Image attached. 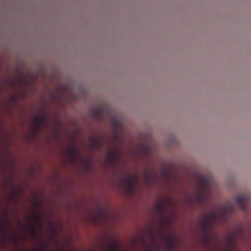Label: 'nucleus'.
Returning a JSON list of instances; mask_svg holds the SVG:
<instances>
[{"label": "nucleus", "instance_id": "nucleus-1", "mask_svg": "<svg viewBox=\"0 0 251 251\" xmlns=\"http://www.w3.org/2000/svg\"><path fill=\"white\" fill-rule=\"evenodd\" d=\"M197 179L201 189V192L199 194L197 198L198 200L201 202L205 199L204 191L209 187L210 178L207 176L199 175L197 176Z\"/></svg>", "mask_w": 251, "mask_h": 251}, {"label": "nucleus", "instance_id": "nucleus-2", "mask_svg": "<svg viewBox=\"0 0 251 251\" xmlns=\"http://www.w3.org/2000/svg\"><path fill=\"white\" fill-rule=\"evenodd\" d=\"M235 201L239 208L243 211H247L246 203L251 202V195L250 194H246L243 196L237 197Z\"/></svg>", "mask_w": 251, "mask_h": 251}, {"label": "nucleus", "instance_id": "nucleus-3", "mask_svg": "<svg viewBox=\"0 0 251 251\" xmlns=\"http://www.w3.org/2000/svg\"><path fill=\"white\" fill-rule=\"evenodd\" d=\"M234 210V206L232 204L230 203L226 206L220 207L219 208V212L220 213V216L221 218H225L228 214Z\"/></svg>", "mask_w": 251, "mask_h": 251}, {"label": "nucleus", "instance_id": "nucleus-4", "mask_svg": "<svg viewBox=\"0 0 251 251\" xmlns=\"http://www.w3.org/2000/svg\"><path fill=\"white\" fill-rule=\"evenodd\" d=\"M136 180L135 176H131L129 177H124L122 179L123 183H124L127 187L129 191H131L132 190L133 184Z\"/></svg>", "mask_w": 251, "mask_h": 251}, {"label": "nucleus", "instance_id": "nucleus-5", "mask_svg": "<svg viewBox=\"0 0 251 251\" xmlns=\"http://www.w3.org/2000/svg\"><path fill=\"white\" fill-rule=\"evenodd\" d=\"M218 215L217 213H211L204 217L202 220V225L204 228L208 227L211 219H217Z\"/></svg>", "mask_w": 251, "mask_h": 251}, {"label": "nucleus", "instance_id": "nucleus-6", "mask_svg": "<svg viewBox=\"0 0 251 251\" xmlns=\"http://www.w3.org/2000/svg\"><path fill=\"white\" fill-rule=\"evenodd\" d=\"M107 159L110 162H113L116 159L117 154L115 151H110L106 156Z\"/></svg>", "mask_w": 251, "mask_h": 251}, {"label": "nucleus", "instance_id": "nucleus-7", "mask_svg": "<svg viewBox=\"0 0 251 251\" xmlns=\"http://www.w3.org/2000/svg\"><path fill=\"white\" fill-rule=\"evenodd\" d=\"M94 112L96 117H102L104 113V109L101 107H99L96 109Z\"/></svg>", "mask_w": 251, "mask_h": 251}, {"label": "nucleus", "instance_id": "nucleus-8", "mask_svg": "<svg viewBox=\"0 0 251 251\" xmlns=\"http://www.w3.org/2000/svg\"><path fill=\"white\" fill-rule=\"evenodd\" d=\"M66 154L71 159H74L76 155V151L75 148H71L67 151Z\"/></svg>", "mask_w": 251, "mask_h": 251}, {"label": "nucleus", "instance_id": "nucleus-9", "mask_svg": "<svg viewBox=\"0 0 251 251\" xmlns=\"http://www.w3.org/2000/svg\"><path fill=\"white\" fill-rule=\"evenodd\" d=\"M35 125L36 126L39 127L43 124V120L38 115H36L34 118Z\"/></svg>", "mask_w": 251, "mask_h": 251}, {"label": "nucleus", "instance_id": "nucleus-10", "mask_svg": "<svg viewBox=\"0 0 251 251\" xmlns=\"http://www.w3.org/2000/svg\"><path fill=\"white\" fill-rule=\"evenodd\" d=\"M156 210L159 212L161 213L163 210V205L160 202H157L155 206Z\"/></svg>", "mask_w": 251, "mask_h": 251}, {"label": "nucleus", "instance_id": "nucleus-11", "mask_svg": "<svg viewBox=\"0 0 251 251\" xmlns=\"http://www.w3.org/2000/svg\"><path fill=\"white\" fill-rule=\"evenodd\" d=\"M112 124L114 126H118L119 125V121L116 117H112L111 118Z\"/></svg>", "mask_w": 251, "mask_h": 251}, {"label": "nucleus", "instance_id": "nucleus-12", "mask_svg": "<svg viewBox=\"0 0 251 251\" xmlns=\"http://www.w3.org/2000/svg\"><path fill=\"white\" fill-rule=\"evenodd\" d=\"M30 233L32 236H34L36 234V231L34 228H31L30 229Z\"/></svg>", "mask_w": 251, "mask_h": 251}, {"label": "nucleus", "instance_id": "nucleus-13", "mask_svg": "<svg viewBox=\"0 0 251 251\" xmlns=\"http://www.w3.org/2000/svg\"><path fill=\"white\" fill-rule=\"evenodd\" d=\"M167 248L168 250H171L172 248V246L170 243H168L167 244Z\"/></svg>", "mask_w": 251, "mask_h": 251}, {"label": "nucleus", "instance_id": "nucleus-14", "mask_svg": "<svg viewBox=\"0 0 251 251\" xmlns=\"http://www.w3.org/2000/svg\"><path fill=\"white\" fill-rule=\"evenodd\" d=\"M4 228V226L3 225H2L1 224V223L0 222V231H1V230H3Z\"/></svg>", "mask_w": 251, "mask_h": 251}, {"label": "nucleus", "instance_id": "nucleus-15", "mask_svg": "<svg viewBox=\"0 0 251 251\" xmlns=\"http://www.w3.org/2000/svg\"><path fill=\"white\" fill-rule=\"evenodd\" d=\"M109 251H117V250L114 247H112L109 250Z\"/></svg>", "mask_w": 251, "mask_h": 251}, {"label": "nucleus", "instance_id": "nucleus-16", "mask_svg": "<svg viewBox=\"0 0 251 251\" xmlns=\"http://www.w3.org/2000/svg\"><path fill=\"white\" fill-rule=\"evenodd\" d=\"M44 248H45L44 247H41L40 249V251H42L44 250Z\"/></svg>", "mask_w": 251, "mask_h": 251}, {"label": "nucleus", "instance_id": "nucleus-17", "mask_svg": "<svg viewBox=\"0 0 251 251\" xmlns=\"http://www.w3.org/2000/svg\"><path fill=\"white\" fill-rule=\"evenodd\" d=\"M15 251H18V250H16Z\"/></svg>", "mask_w": 251, "mask_h": 251}]
</instances>
